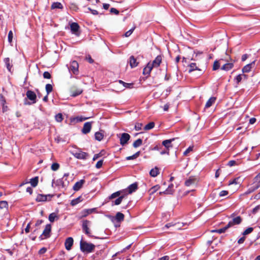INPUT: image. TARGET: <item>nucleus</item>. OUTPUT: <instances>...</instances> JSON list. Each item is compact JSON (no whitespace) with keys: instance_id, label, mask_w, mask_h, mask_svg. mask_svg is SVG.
I'll return each instance as SVG.
<instances>
[{"instance_id":"62","label":"nucleus","mask_w":260,"mask_h":260,"mask_svg":"<svg viewBox=\"0 0 260 260\" xmlns=\"http://www.w3.org/2000/svg\"><path fill=\"white\" fill-rule=\"evenodd\" d=\"M110 12L112 13H114L116 15H118L119 14V11L114 8H112L110 9Z\"/></svg>"},{"instance_id":"41","label":"nucleus","mask_w":260,"mask_h":260,"mask_svg":"<svg viewBox=\"0 0 260 260\" xmlns=\"http://www.w3.org/2000/svg\"><path fill=\"white\" fill-rule=\"evenodd\" d=\"M159 188V186L158 185H155L151 187L149 190L150 194H152L155 193Z\"/></svg>"},{"instance_id":"8","label":"nucleus","mask_w":260,"mask_h":260,"mask_svg":"<svg viewBox=\"0 0 260 260\" xmlns=\"http://www.w3.org/2000/svg\"><path fill=\"white\" fill-rule=\"evenodd\" d=\"M78 62L74 60L71 62L69 70L73 72L74 74H77L78 72Z\"/></svg>"},{"instance_id":"32","label":"nucleus","mask_w":260,"mask_h":260,"mask_svg":"<svg viewBox=\"0 0 260 260\" xmlns=\"http://www.w3.org/2000/svg\"><path fill=\"white\" fill-rule=\"evenodd\" d=\"M189 72L190 73L192 71H194L195 70H200L196 66V63H191L189 65Z\"/></svg>"},{"instance_id":"35","label":"nucleus","mask_w":260,"mask_h":260,"mask_svg":"<svg viewBox=\"0 0 260 260\" xmlns=\"http://www.w3.org/2000/svg\"><path fill=\"white\" fill-rule=\"evenodd\" d=\"M0 102H1V104L3 106V112H5L7 111V109H8V107L7 106L5 105V104L6 103V101L3 96L1 97Z\"/></svg>"},{"instance_id":"53","label":"nucleus","mask_w":260,"mask_h":260,"mask_svg":"<svg viewBox=\"0 0 260 260\" xmlns=\"http://www.w3.org/2000/svg\"><path fill=\"white\" fill-rule=\"evenodd\" d=\"M135 28V27H134L133 28H131V29H129V30L127 31L125 34H124V36L126 37H128L129 36H131V35L133 33V31L134 30Z\"/></svg>"},{"instance_id":"4","label":"nucleus","mask_w":260,"mask_h":260,"mask_svg":"<svg viewBox=\"0 0 260 260\" xmlns=\"http://www.w3.org/2000/svg\"><path fill=\"white\" fill-rule=\"evenodd\" d=\"M53 196V195L50 194H48L47 195L39 194L37 196L36 200L38 202L50 201V200H51V199Z\"/></svg>"},{"instance_id":"37","label":"nucleus","mask_w":260,"mask_h":260,"mask_svg":"<svg viewBox=\"0 0 260 260\" xmlns=\"http://www.w3.org/2000/svg\"><path fill=\"white\" fill-rule=\"evenodd\" d=\"M154 125L155 123L154 122H150L145 126L144 129L145 131L150 130L153 128L154 127Z\"/></svg>"},{"instance_id":"31","label":"nucleus","mask_w":260,"mask_h":260,"mask_svg":"<svg viewBox=\"0 0 260 260\" xmlns=\"http://www.w3.org/2000/svg\"><path fill=\"white\" fill-rule=\"evenodd\" d=\"M38 177H35L30 179V183L32 187H36L38 185Z\"/></svg>"},{"instance_id":"39","label":"nucleus","mask_w":260,"mask_h":260,"mask_svg":"<svg viewBox=\"0 0 260 260\" xmlns=\"http://www.w3.org/2000/svg\"><path fill=\"white\" fill-rule=\"evenodd\" d=\"M80 218H83L86 217L87 215L90 214L88 209H84L80 213Z\"/></svg>"},{"instance_id":"17","label":"nucleus","mask_w":260,"mask_h":260,"mask_svg":"<svg viewBox=\"0 0 260 260\" xmlns=\"http://www.w3.org/2000/svg\"><path fill=\"white\" fill-rule=\"evenodd\" d=\"M152 69L153 67L151 66V62H148L147 66L143 69V74L149 76Z\"/></svg>"},{"instance_id":"16","label":"nucleus","mask_w":260,"mask_h":260,"mask_svg":"<svg viewBox=\"0 0 260 260\" xmlns=\"http://www.w3.org/2000/svg\"><path fill=\"white\" fill-rule=\"evenodd\" d=\"M126 190H119L116 192H115L113 193L112 194H111L110 196L109 197V199L112 200V199H113L117 197L118 198L122 194L125 193V192H126Z\"/></svg>"},{"instance_id":"23","label":"nucleus","mask_w":260,"mask_h":260,"mask_svg":"<svg viewBox=\"0 0 260 260\" xmlns=\"http://www.w3.org/2000/svg\"><path fill=\"white\" fill-rule=\"evenodd\" d=\"M125 196V194H123L120 197H119L117 199H116L115 201H112V205H118L121 204L123 199Z\"/></svg>"},{"instance_id":"40","label":"nucleus","mask_w":260,"mask_h":260,"mask_svg":"<svg viewBox=\"0 0 260 260\" xmlns=\"http://www.w3.org/2000/svg\"><path fill=\"white\" fill-rule=\"evenodd\" d=\"M253 231V228H251V227H249V228H248L247 229H246L242 233V234L243 236H245L250 234L251 233H252Z\"/></svg>"},{"instance_id":"29","label":"nucleus","mask_w":260,"mask_h":260,"mask_svg":"<svg viewBox=\"0 0 260 260\" xmlns=\"http://www.w3.org/2000/svg\"><path fill=\"white\" fill-rule=\"evenodd\" d=\"M216 99L214 97L210 98L207 102L205 105V108H208L210 107L215 102Z\"/></svg>"},{"instance_id":"18","label":"nucleus","mask_w":260,"mask_h":260,"mask_svg":"<svg viewBox=\"0 0 260 260\" xmlns=\"http://www.w3.org/2000/svg\"><path fill=\"white\" fill-rule=\"evenodd\" d=\"M175 138H173L169 140H166L162 141V144L165 147V148H167L169 149L170 148H172L173 147L171 144L172 142L174 141Z\"/></svg>"},{"instance_id":"54","label":"nucleus","mask_w":260,"mask_h":260,"mask_svg":"<svg viewBox=\"0 0 260 260\" xmlns=\"http://www.w3.org/2000/svg\"><path fill=\"white\" fill-rule=\"evenodd\" d=\"M143 124L141 123H136L135 126V128L136 131H140L142 128Z\"/></svg>"},{"instance_id":"49","label":"nucleus","mask_w":260,"mask_h":260,"mask_svg":"<svg viewBox=\"0 0 260 260\" xmlns=\"http://www.w3.org/2000/svg\"><path fill=\"white\" fill-rule=\"evenodd\" d=\"M220 67V64L218 62V61L216 60L214 61L213 66V70L215 71L217 69H218Z\"/></svg>"},{"instance_id":"52","label":"nucleus","mask_w":260,"mask_h":260,"mask_svg":"<svg viewBox=\"0 0 260 260\" xmlns=\"http://www.w3.org/2000/svg\"><path fill=\"white\" fill-rule=\"evenodd\" d=\"M69 175V173H65L62 178H61V179L62 180V181H63L64 182H67L68 183V185L69 184V181L68 180V177Z\"/></svg>"},{"instance_id":"50","label":"nucleus","mask_w":260,"mask_h":260,"mask_svg":"<svg viewBox=\"0 0 260 260\" xmlns=\"http://www.w3.org/2000/svg\"><path fill=\"white\" fill-rule=\"evenodd\" d=\"M242 80V75L239 74L235 78V80L236 81L237 84H239L241 80Z\"/></svg>"},{"instance_id":"34","label":"nucleus","mask_w":260,"mask_h":260,"mask_svg":"<svg viewBox=\"0 0 260 260\" xmlns=\"http://www.w3.org/2000/svg\"><path fill=\"white\" fill-rule=\"evenodd\" d=\"M94 136L95 139L99 141H101L103 139L104 137L103 134L99 132H96L95 133Z\"/></svg>"},{"instance_id":"44","label":"nucleus","mask_w":260,"mask_h":260,"mask_svg":"<svg viewBox=\"0 0 260 260\" xmlns=\"http://www.w3.org/2000/svg\"><path fill=\"white\" fill-rule=\"evenodd\" d=\"M55 119L58 122H61L63 120L62 115L61 113L56 114L55 116Z\"/></svg>"},{"instance_id":"19","label":"nucleus","mask_w":260,"mask_h":260,"mask_svg":"<svg viewBox=\"0 0 260 260\" xmlns=\"http://www.w3.org/2000/svg\"><path fill=\"white\" fill-rule=\"evenodd\" d=\"M85 182L84 180H80L79 181L77 182L73 186V189L75 191L79 190L83 186Z\"/></svg>"},{"instance_id":"20","label":"nucleus","mask_w":260,"mask_h":260,"mask_svg":"<svg viewBox=\"0 0 260 260\" xmlns=\"http://www.w3.org/2000/svg\"><path fill=\"white\" fill-rule=\"evenodd\" d=\"M254 61H252V62L245 66L243 69H242V72L243 73H248L249 72L252 67L254 66Z\"/></svg>"},{"instance_id":"28","label":"nucleus","mask_w":260,"mask_h":260,"mask_svg":"<svg viewBox=\"0 0 260 260\" xmlns=\"http://www.w3.org/2000/svg\"><path fill=\"white\" fill-rule=\"evenodd\" d=\"M51 9H63V6L59 2H54V3H53L51 5Z\"/></svg>"},{"instance_id":"36","label":"nucleus","mask_w":260,"mask_h":260,"mask_svg":"<svg viewBox=\"0 0 260 260\" xmlns=\"http://www.w3.org/2000/svg\"><path fill=\"white\" fill-rule=\"evenodd\" d=\"M229 228V227H228V225H226V226L218 230H213L212 232H216L219 234H221L224 233Z\"/></svg>"},{"instance_id":"13","label":"nucleus","mask_w":260,"mask_h":260,"mask_svg":"<svg viewBox=\"0 0 260 260\" xmlns=\"http://www.w3.org/2000/svg\"><path fill=\"white\" fill-rule=\"evenodd\" d=\"M253 180L252 186L257 189L260 187V173L254 177Z\"/></svg>"},{"instance_id":"6","label":"nucleus","mask_w":260,"mask_h":260,"mask_svg":"<svg viewBox=\"0 0 260 260\" xmlns=\"http://www.w3.org/2000/svg\"><path fill=\"white\" fill-rule=\"evenodd\" d=\"M138 189V183L137 182H135L130 185H129L127 188L125 189L126 191L125 192V195H127L128 193H132L133 192H135Z\"/></svg>"},{"instance_id":"30","label":"nucleus","mask_w":260,"mask_h":260,"mask_svg":"<svg viewBox=\"0 0 260 260\" xmlns=\"http://www.w3.org/2000/svg\"><path fill=\"white\" fill-rule=\"evenodd\" d=\"M4 61L6 64V66L9 72H11L12 66L10 64V60L8 57L5 58Z\"/></svg>"},{"instance_id":"51","label":"nucleus","mask_w":260,"mask_h":260,"mask_svg":"<svg viewBox=\"0 0 260 260\" xmlns=\"http://www.w3.org/2000/svg\"><path fill=\"white\" fill-rule=\"evenodd\" d=\"M13 39V32L12 30L9 31L8 33V40L10 43H11Z\"/></svg>"},{"instance_id":"5","label":"nucleus","mask_w":260,"mask_h":260,"mask_svg":"<svg viewBox=\"0 0 260 260\" xmlns=\"http://www.w3.org/2000/svg\"><path fill=\"white\" fill-rule=\"evenodd\" d=\"M242 218L240 216L234 217L228 223V227L231 228L235 225L240 224L242 222Z\"/></svg>"},{"instance_id":"22","label":"nucleus","mask_w":260,"mask_h":260,"mask_svg":"<svg viewBox=\"0 0 260 260\" xmlns=\"http://www.w3.org/2000/svg\"><path fill=\"white\" fill-rule=\"evenodd\" d=\"M129 62L132 68L137 67L138 64V62H137L136 59L134 57V56H131L129 57Z\"/></svg>"},{"instance_id":"42","label":"nucleus","mask_w":260,"mask_h":260,"mask_svg":"<svg viewBox=\"0 0 260 260\" xmlns=\"http://www.w3.org/2000/svg\"><path fill=\"white\" fill-rule=\"evenodd\" d=\"M45 88H46V90L47 95H48L52 91V89H53L52 86L50 84H46Z\"/></svg>"},{"instance_id":"21","label":"nucleus","mask_w":260,"mask_h":260,"mask_svg":"<svg viewBox=\"0 0 260 260\" xmlns=\"http://www.w3.org/2000/svg\"><path fill=\"white\" fill-rule=\"evenodd\" d=\"M71 31L73 34H76L79 28V25L76 22H73L70 25Z\"/></svg>"},{"instance_id":"60","label":"nucleus","mask_w":260,"mask_h":260,"mask_svg":"<svg viewBox=\"0 0 260 260\" xmlns=\"http://www.w3.org/2000/svg\"><path fill=\"white\" fill-rule=\"evenodd\" d=\"M160 154L164 155V154H169V149L167 148H165L164 150H162L160 152Z\"/></svg>"},{"instance_id":"64","label":"nucleus","mask_w":260,"mask_h":260,"mask_svg":"<svg viewBox=\"0 0 260 260\" xmlns=\"http://www.w3.org/2000/svg\"><path fill=\"white\" fill-rule=\"evenodd\" d=\"M256 189L253 187L252 185L249 188L248 190L246 191V193H250L255 190Z\"/></svg>"},{"instance_id":"47","label":"nucleus","mask_w":260,"mask_h":260,"mask_svg":"<svg viewBox=\"0 0 260 260\" xmlns=\"http://www.w3.org/2000/svg\"><path fill=\"white\" fill-rule=\"evenodd\" d=\"M51 168L53 171H57L59 168V165L56 162L53 163L52 164Z\"/></svg>"},{"instance_id":"38","label":"nucleus","mask_w":260,"mask_h":260,"mask_svg":"<svg viewBox=\"0 0 260 260\" xmlns=\"http://www.w3.org/2000/svg\"><path fill=\"white\" fill-rule=\"evenodd\" d=\"M142 142L141 139H138L134 142L133 146L134 148H137L142 144Z\"/></svg>"},{"instance_id":"27","label":"nucleus","mask_w":260,"mask_h":260,"mask_svg":"<svg viewBox=\"0 0 260 260\" xmlns=\"http://www.w3.org/2000/svg\"><path fill=\"white\" fill-rule=\"evenodd\" d=\"M124 215L121 212H117L115 215V219L117 222H121L123 220Z\"/></svg>"},{"instance_id":"3","label":"nucleus","mask_w":260,"mask_h":260,"mask_svg":"<svg viewBox=\"0 0 260 260\" xmlns=\"http://www.w3.org/2000/svg\"><path fill=\"white\" fill-rule=\"evenodd\" d=\"M51 231V225L50 224H48L46 225L45 229L44 230L43 233L40 236L39 238L40 240H43L48 238L50 236V232Z\"/></svg>"},{"instance_id":"15","label":"nucleus","mask_w":260,"mask_h":260,"mask_svg":"<svg viewBox=\"0 0 260 260\" xmlns=\"http://www.w3.org/2000/svg\"><path fill=\"white\" fill-rule=\"evenodd\" d=\"M74 240L72 237H68L65 241V247L67 250H70L73 244Z\"/></svg>"},{"instance_id":"43","label":"nucleus","mask_w":260,"mask_h":260,"mask_svg":"<svg viewBox=\"0 0 260 260\" xmlns=\"http://www.w3.org/2000/svg\"><path fill=\"white\" fill-rule=\"evenodd\" d=\"M140 151H138L132 156H127L126 157V159L127 160L134 159L139 156V155H140Z\"/></svg>"},{"instance_id":"25","label":"nucleus","mask_w":260,"mask_h":260,"mask_svg":"<svg viewBox=\"0 0 260 260\" xmlns=\"http://www.w3.org/2000/svg\"><path fill=\"white\" fill-rule=\"evenodd\" d=\"M150 175L153 177H155L157 176V175L159 174V169L157 167H155L153 169H152L150 172Z\"/></svg>"},{"instance_id":"48","label":"nucleus","mask_w":260,"mask_h":260,"mask_svg":"<svg viewBox=\"0 0 260 260\" xmlns=\"http://www.w3.org/2000/svg\"><path fill=\"white\" fill-rule=\"evenodd\" d=\"M70 8L73 11H77L78 9L77 5L75 3H71L69 6Z\"/></svg>"},{"instance_id":"11","label":"nucleus","mask_w":260,"mask_h":260,"mask_svg":"<svg viewBox=\"0 0 260 260\" xmlns=\"http://www.w3.org/2000/svg\"><path fill=\"white\" fill-rule=\"evenodd\" d=\"M162 57L161 55H158L155 58V59L151 62V66L153 68H157L159 66L161 62Z\"/></svg>"},{"instance_id":"33","label":"nucleus","mask_w":260,"mask_h":260,"mask_svg":"<svg viewBox=\"0 0 260 260\" xmlns=\"http://www.w3.org/2000/svg\"><path fill=\"white\" fill-rule=\"evenodd\" d=\"M56 184L58 186H61L62 187H66L67 186H68V183L67 182H64L61 179L57 180V181H56Z\"/></svg>"},{"instance_id":"63","label":"nucleus","mask_w":260,"mask_h":260,"mask_svg":"<svg viewBox=\"0 0 260 260\" xmlns=\"http://www.w3.org/2000/svg\"><path fill=\"white\" fill-rule=\"evenodd\" d=\"M259 210H260V205H257L253 209L252 213L255 214Z\"/></svg>"},{"instance_id":"1","label":"nucleus","mask_w":260,"mask_h":260,"mask_svg":"<svg viewBox=\"0 0 260 260\" xmlns=\"http://www.w3.org/2000/svg\"><path fill=\"white\" fill-rule=\"evenodd\" d=\"M80 247L82 252L88 253L93 251L95 245L93 244L84 241L82 239L80 242Z\"/></svg>"},{"instance_id":"10","label":"nucleus","mask_w":260,"mask_h":260,"mask_svg":"<svg viewBox=\"0 0 260 260\" xmlns=\"http://www.w3.org/2000/svg\"><path fill=\"white\" fill-rule=\"evenodd\" d=\"M91 122H86L84 124L82 132L84 134H87L89 133L91 128Z\"/></svg>"},{"instance_id":"12","label":"nucleus","mask_w":260,"mask_h":260,"mask_svg":"<svg viewBox=\"0 0 260 260\" xmlns=\"http://www.w3.org/2000/svg\"><path fill=\"white\" fill-rule=\"evenodd\" d=\"M26 95L29 100L32 101V103H36L37 96L36 93L34 91L31 90H28L26 92Z\"/></svg>"},{"instance_id":"58","label":"nucleus","mask_w":260,"mask_h":260,"mask_svg":"<svg viewBox=\"0 0 260 260\" xmlns=\"http://www.w3.org/2000/svg\"><path fill=\"white\" fill-rule=\"evenodd\" d=\"M229 193V192L226 190H222L220 192L219 195L220 197H223L227 196Z\"/></svg>"},{"instance_id":"7","label":"nucleus","mask_w":260,"mask_h":260,"mask_svg":"<svg viewBox=\"0 0 260 260\" xmlns=\"http://www.w3.org/2000/svg\"><path fill=\"white\" fill-rule=\"evenodd\" d=\"M130 135L127 133H122L120 138V143L121 145H125L130 139Z\"/></svg>"},{"instance_id":"45","label":"nucleus","mask_w":260,"mask_h":260,"mask_svg":"<svg viewBox=\"0 0 260 260\" xmlns=\"http://www.w3.org/2000/svg\"><path fill=\"white\" fill-rule=\"evenodd\" d=\"M8 207V204L7 201H0V208H7Z\"/></svg>"},{"instance_id":"2","label":"nucleus","mask_w":260,"mask_h":260,"mask_svg":"<svg viewBox=\"0 0 260 260\" xmlns=\"http://www.w3.org/2000/svg\"><path fill=\"white\" fill-rule=\"evenodd\" d=\"M82 222V228L83 232L88 236L92 237L91 235V231L89 228L91 224L90 221L87 220H83Z\"/></svg>"},{"instance_id":"61","label":"nucleus","mask_w":260,"mask_h":260,"mask_svg":"<svg viewBox=\"0 0 260 260\" xmlns=\"http://www.w3.org/2000/svg\"><path fill=\"white\" fill-rule=\"evenodd\" d=\"M79 200H80L79 198H78L75 200H72L71 202L72 205L74 206V205L77 204L79 202Z\"/></svg>"},{"instance_id":"55","label":"nucleus","mask_w":260,"mask_h":260,"mask_svg":"<svg viewBox=\"0 0 260 260\" xmlns=\"http://www.w3.org/2000/svg\"><path fill=\"white\" fill-rule=\"evenodd\" d=\"M82 92V90L78 89L75 91L73 92L72 95L74 97L76 96L79 94H80Z\"/></svg>"},{"instance_id":"57","label":"nucleus","mask_w":260,"mask_h":260,"mask_svg":"<svg viewBox=\"0 0 260 260\" xmlns=\"http://www.w3.org/2000/svg\"><path fill=\"white\" fill-rule=\"evenodd\" d=\"M103 164V160H99L97 163L96 164L95 167L97 169H100L102 167Z\"/></svg>"},{"instance_id":"59","label":"nucleus","mask_w":260,"mask_h":260,"mask_svg":"<svg viewBox=\"0 0 260 260\" xmlns=\"http://www.w3.org/2000/svg\"><path fill=\"white\" fill-rule=\"evenodd\" d=\"M43 77L45 79H50L51 78V75L48 72H45L43 73Z\"/></svg>"},{"instance_id":"56","label":"nucleus","mask_w":260,"mask_h":260,"mask_svg":"<svg viewBox=\"0 0 260 260\" xmlns=\"http://www.w3.org/2000/svg\"><path fill=\"white\" fill-rule=\"evenodd\" d=\"M193 150V147L189 146L184 152V155H187L190 152Z\"/></svg>"},{"instance_id":"24","label":"nucleus","mask_w":260,"mask_h":260,"mask_svg":"<svg viewBox=\"0 0 260 260\" xmlns=\"http://www.w3.org/2000/svg\"><path fill=\"white\" fill-rule=\"evenodd\" d=\"M59 218L56 213H52L50 214L48 217V219L51 222H53L55 220H58Z\"/></svg>"},{"instance_id":"9","label":"nucleus","mask_w":260,"mask_h":260,"mask_svg":"<svg viewBox=\"0 0 260 260\" xmlns=\"http://www.w3.org/2000/svg\"><path fill=\"white\" fill-rule=\"evenodd\" d=\"M74 156L79 159H86L89 157V154L85 152L80 151L74 153Z\"/></svg>"},{"instance_id":"26","label":"nucleus","mask_w":260,"mask_h":260,"mask_svg":"<svg viewBox=\"0 0 260 260\" xmlns=\"http://www.w3.org/2000/svg\"><path fill=\"white\" fill-rule=\"evenodd\" d=\"M234 67V64L233 63H226L224 64L222 67L221 70L224 71H229L232 69Z\"/></svg>"},{"instance_id":"14","label":"nucleus","mask_w":260,"mask_h":260,"mask_svg":"<svg viewBox=\"0 0 260 260\" xmlns=\"http://www.w3.org/2000/svg\"><path fill=\"white\" fill-rule=\"evenodd\" d=\"M197 179L196 177L191 176L187 179L185 182V185L186 186H190L191 185L196 184L197 183Z\"/></svg>"},{"instance_id":"46","label":"nucleus","mask_w":260,"mask_h":260,"mask_svg":"<svg viewBox=\"0 0 260 260\" xmlns=\"http://www.w3.org/2000/svg\"><path fill=\"white\" fill-rule=\"evenodd\" d=\"M173 192V191H172V189H169V188H167V189H166L165 191H160L159 192V194H172Z\"/></svg>"}]
</instances>
